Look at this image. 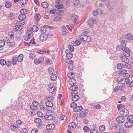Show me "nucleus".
Listing matches in <instances>:
<instances>
[{"mask_svg": "<svg viewBox=\"0 0 133 133\" xmlns=\"http://www.w3.org/2000/svg\"><path fill=\"white\" fill-rule=\"evenodd\" d=\"M32 36L33 34L32 31L30 30H28L26 35L24 36V39L26 41H29L32 38Z\"/></svg>", "mask_w": 133, "mask_h": 133, "instance_id": "nucleus-1", "label": "nucleus"}, {"mask_svg": "<svg viewBox=\"0 0 133 133\" xmlns=\"http://www.w3.org/2000/svg\"><path fill=\"white\" fill-rule=\"evenodd\" d=\"M22 22H19L16 23L15 25L13 26V28L16 31L20 30L22 28Z\"/></svg>", "mask_w": 133, "mask_h": 133, "instance_id": "nucleus-2", "label": "nucleus"}, {"mask_svg": "<svg viewBox=\"0 0 133 133\" xmlns=\"http://www.w3.org/2000/svg\"><path fill=\"white\" fill-rule=\"evenodd\" d=\"M44 61V59L43 57H41L39 58H36L34 60V62L35 64L38 65L41 63H43Z\"/></svg>", "mask_w": 133, "mask_h": 133, "instance_id": "nucleus-3", "label": "nucleus"}, {"mask_svg": "<svg viewBox=\"0 0 133 133\" xmlns=\"http://www.w3.org/2000/svg\"><path fill=\"white\" fill-rule=\"evenodd\" d=\"M18 19L19 20L21 21H22V25H24L25 23V22L24 20H25L26 18V16L25 14H22L21 15H19L18 17Z\"/></svg>", "mask_w": 133, "mask_h": 133, "instance_id": "nucleus-4", "label": "nucleus"}, {"mask_svg": "<svg viewBox=\"0 0 133 133\" xmlns=\"http://www.w3.org/2000/svg\"><path fill=\"white\" fill-rule=\"evenodd\" d=\"M119 113L121 115H122L123 116L125 117L128 115L129 112L127 110L125 109H123L120 111Z\"/></svg>", "mask_w": 133, "mask_h": 133, "instance_id": "nucleus-5", "label": "nucleus"}, {"mask_svg": "<svg viewBox=\"0 0 133 133\" xmlns=\"http://www.w3.org/2000/svg\"><path fill=\"white\" fill-rule=\"evenodd\" d=\"M80 39L84 41L88 42H90L91 39L90 37L85 35H83V37L80 38Z\"/></svg>", "mask_w": 133, "mask_h": 133, "instance_id": "nucleus-6", "label": "nucleus"}, {"mask_svg": "<svg viewBox=\"0 0 133 133\" xmlns=\"http://www.w3.org/2000/svg\"><path fill=\"white\" fill-rule=\"evenodd\" d=\"M47 38V35L46 34H43L40 35V39L41 41L44 42L46 40Z\"/></svg>", "mask_w": 133, "mask_h": 133, "instance_id": "nucleus-7", "label": "nucleus"}, {"mask_svg": "<svg viewBox=\"0 0 133 133\" xmlns=\"http://www.w3.org/2000/svg\"><path fill=\"white\" fill-rule=\"evenodd\" d=\"M97 20L94 19H90L88 21V24L90 26H92L94 24L96 23Z\"/></svg>", "mask_w": 133, "mask_h": 133, "instance_id": "nucleus-8", "label": "nucleus"}, {"mask_svg": "<svg viewBox=\"0 0 133 133\" xmlns=\"http://www.w3.org/2000/svg\"><path fill=\"white\" fill-rule=\"evenodd\" d=\"M78 18V16L75 14H73L72 15L71 19L72 20L74 21V24H77V21Z\"/></svg>", "mask_w": 133, "mask_h": 133, "instance_id": "nucleus-9", "label": "nucleus"}, {"mask_svg": "<svg viewBox=\"0 0 133 133\" xmlns=\"http://www.w3.org/2000/svg\"><path fill=\"white\" fill-rule=\"evenodd\" d=\"M116 120L119 123H122L124 121V118L123 117L121 116L117 117L116 118Z\"/></svg>", "mask_w": 133, "mask_h": 133, "instance_id": "nucleus-10", "label": "nucleus"}, {"mask_svg": "<svg viewBox=\"0 0 133 133\" xmlns=\"http://www.w3.org/2000/svg\"><path fill=\"white\" fill-rule=\"evenodd\" d=\"M127 57L124 56H121L120 57L121 60L122 61L126 63H128L129 62V60Z\"/></svg>", "mask_w": 133, "mask_h": 133, "instance_id": "nucleus-11", "label": "nucleus"}, {"mask_svg": "<svg viewBox=\"0 0 133 133\" xmlns=\"http://www.w3.org/2000/svg\"><path fill=\"white\" fill-rule=\"evenodd\" d=\"M124 126L126 128H131L133 126V122L130 121H128L125 123Z\"/></svg>", "mask_w": 133, "mask_h": 133, "instance_id": "nucleus-12", "label": "nucleus"}, {"mask_svg": "<svg viewBox=\"0 0 133 133\" xmlns=\"http://www.w3.org/2000/svg\"><path fill=\"white\" fill-rule=\"evenodd\" d=\"M69 84L70 85H75L76 82L75 79L73 78H70L69 81Z\"/></svg>", "mask_w": 133, "mask_h": 133, "instance_id": "nucleus-13", "label": "nucleus"}, {"mask_svg": "<svg viewBox=\"0 0 133 133\" xmlns=\"http://www.w3.org/2000/svg\"><path fill=\"white\" fill-rule=\"evenodd\" d=\"M44 118L45 119L48 120H51L54 118V116L50 115L44 116Z\"/></svg>", "mask_w": 133, "mask_h": 133, "instance_id": "nucleus-14", "label": "nucleus"}, {"mask_svg": "<svg viewBox=\"0 0 133 133\" xmlns=\"http://www.w3.org/2000/svg\"><path fill=\"white\" fill-rule=\"evenodd\" d=\"M68 126L71 129H72L76 127V124L74 122H72L69 123Z\"/></svg>", "mask_w": 133, "mask_h": 133, "instance_id": "nucleus-15", "label": "nucleus"}, {"mask_svg": "<svg viewBox=\"0 0 133 133\" xmlns=\"http://www.w3.org/2000/svg\"><path fill=\"white\" fill-rule=\"evenodd\" d=\"M55 127L54 124H49L46 126V129L48 130H53Z\"/></svg>", "mask_w": 133, "mask_h": 133, "instance_id": "nucleus-16", "label": "nucleus"}, {"mask_svg": "<svg viewBox=\"0 0 133 133\" xmlns=\"http://www.w3.org/2000/svg\"><path fill=\"white\" fill-rule=\"evenodd\" d=\"M125 37L129 40H133V36L130 34H127L125 35Z\"/></svg>", "mask_w": 133, "mask_h": 133, "instance_id": "nucleus-17", "label": "nucleus"}, {"mask_svg": "<svg viewBox=\"0 0 133 133\" xmlns=\"http://www.w3.org/2000/svg\"><path fill=\"white\" fill-rule=\"evenodd\" d=\"M20 13L23 14H27L29 13V11L27 9H22L20 11Z\"/></svg>", "mask_w": 133, "mask_h": 133, "instance_id": "nucleus-18", "label": "nucleus"}, {"mask_svg": "<svg viewBox=\"0 0 133 133\" xmlns=\"http://www.w3.org/2000/svg\"><path fill=\"white\" fill-rule=\"evenodd\" d=\"M72 96V100L74 102L78 101L79 98V96L77 95H74L73 96Z\"/></svg>", "mask_w": 133, "mask_h": 133, "instance_id": "nucleus-19", "label": "nucleus"}, {"mask_svg": "<svg viewBox=\"0 0 133 133\" xmlns=\"http://www.w3.org/2000/svg\"><path fill=\"white\" fill-rule=\"evenodd\" d=\"M82 109V107L81 106H77L75 108H74L73 111L75 112L79 111H81Z\"/></svg>", "mask_w": 133, "mask_h": 133, "instance_id": "nucleus-20", "label": "nucleus"}, {"mask_svg": "<svg viewBox=\"0 0 133 133\" xmlns=\"http://www.w3.org/2000/svg\"><path fill=\"white\" fill-rule=\"evenodd\" d=\"M17 62V57L16 56H13L11 61V63L14 65L16 64Z\"/></svg>", "mask_w": 133, "mask_h": 133, "instance_id": "nucleus-21", "label": "nucleus"}, {"mask_svg": "<svg viewBox=\"0 0 133 133\" xmlns=\"http://www.w3.org/2000/svg\"><path fill=\"white\" fill-rule=\"evenodd\" d=\"M23 56L22 54H20L17 57V60L18 62H21L23 60Z\"/></svg>", "mask_w": 133, "mask_h": 133, "instance_id": "nucleus-22", "label": "nucleus"}, {"mask_svg": "<svg viewBox=\"0 0 133 133\" xmlns=\"http://www.w3.org/2000/svg\"><path fill=\"white\" fill-rule=\"evenodd\" d=\"M35 17L36 20L38 22L39 20L41 18V16L39 14H36L35 15Z\"/></svg>", "mask_w": 133, "mask_h": 133, "instance_id": "nucleus-23", "label": "nucleus"}, {"mask_svg": "<svg viewBox=\"0 0 133 133\" xmlns=\"http://www.w3.org/2000/svg\"><path fill=\"white\" fill-rule=\"evenodd\" d=\"M46 105L48 107H52L53 105V103L50 101H47L46 103Z\"/></svg>", "mask_w": 133, "mask_h": 133, "instance_id": "nucleus-24", "label": "nucleus"}, {"mask_svg": "<svg viewBox=\"0 0 133 133\" xmlns=\"http://www.w3.org/2000/svg\"><path fill=\"white\" fill-rule=\"evenodd\" d=\"M41 5L43 8H48L49 6L48 4L46 2H42L41 3Z\"/></svg>", "mask_w": 133, "mask_h": 133, "instance_id": "nucleus-25", "label": "nucleus"}, {"mask_svg": "<svg viewBox=\"0 0 133 133\" xmlns=\"http://www.w3.org/2000/svg\"><path fill=\"white\" fill-rule=\"evenodd\" d=\"M32 30L33 32H36L38 30V28L37 25H34L32 26Z\"/></svg>", "mask_w": 133, "mask_h": 133, "instance_id": "nucleus-26", "label": "nucleus"}, {"mask_svg": "<svg viewBox=\"0 0 133 133\" xmlns=\"http://www.w3.org/2000/svg\"><path fill=\"white\" fill-rule=\"evenodd\" d=\"M72 85V86L70 87V90L72 91L75 90H77L78 89V87L77 86H76L75 85Z\"/></svg>", "mask_w": 133, "mask_h": 133, "instance_id": "nucleus-27", "label": "nucleus"}, {"mask_svg": "<svg viewBox=\"0 0 133 133\" xmlns=\"http://www.w3.org/2000/svg\"><path fill=\"white\" fill-rule=\"evenodd\" d=\"M131 51L130 50H128L127 52H125V53H123V54L124 55V56L127 57H129L130 56V54Z\"/></svg>", "mask_w": 133, "mask_h": 133, "instance_id": "nucleus-28", "label": "nucleus"}, {"mask_svg": "<svg viewBox=\"0 0 133 133\" xmlns=\"http://www.w3.org/2000/svg\"><path fill=\"white\" fill-rule=\"evenodd\" d=\"M48 71L49 73L51 75L54 74L55 73L54 68L51 67L49 68L48 69Z\"/></svg>", "mask_w": 133, "mask_h": 133, "instance_id": "nucleus-29", "label": "nucleus"}, {"mask_svg": "<svg viewBox=\"0 0 133 133\" xmlns=\"http://www.w3.org/2000/svg\"><path fill=\"white\" fill-rule=\"evenodd\" d=\"M11 5V3L10 1H7L5 4V6L6 8H10Z\"/></svg>", "mask_w": 133, "mask_h": 133, "instance_id": "nucleus-30", "label": "nucleus"}, {"mask_svg": "<svg viewBox=\"0 0 133 133\" xmlns=\"http://www.w3.org/2000/svg\"><path fill=\"white\" fill-rule=\"evenodd\" d=\"M72 54L71 53H68L66 55V57L69 59H71L72 57Z\"/></svg>", "mask_w": 133, "mask_h": 133, "instance_id": "nucleus-31", "label": "nucleus"}, {"mask_svg": "<svg viewBox=\"0 0 133 133\" xmlns=\"http://www.w3.org/2000/svg\"><path fill=\"white\" fill-rule=\"evenodd\" d=\"M51 79L53 81H55L57 78V76L55 74H51L50 76Z\"/></svg>", "mask_w": 133, "mask_h": 133, "instance_id": "nucleus-32", "label": "nucleus"}, {"mask_svg": "<svg viewBox=\"0 0 133 133\" xmlns=\"http://www.w3.org/2000/svg\"><path fill=\"white\" fill-rule=\"evenodd\" d=\"M124 67V64H118L117 66V68L119 69H122Z\"/></svg>", "mask_w": 133, "mask_h": 133, "instance_id": "nucleus-33", "label": "nucleus"}, {"mask_svg": "<svg viewBox=\"0 0 133 133\" xmlns=\"http://www.w3.org/2000/svg\"><path fill=\"white\" fill-rule=\"evenodd\" d=\"M72 3L74 4L76 6H77L79 4V2L78 0H73Z\"/></svg>", "mask_w": 133, "mask_h": 133, "instance_id": "nucleus-34", "label": "nucleus"}, {"mask_svg": "<svg viewBox=\"0 0 133 133\" xmlns=\"http://www.w3.org/2000/svg\"><path fill=\"white\" fill-rule=\"evenodd\" d=\"M99 129L100 131L102 132H103L105 130V127L103 125H101L99 127Z\"/></svg>", "mask_w": 133, "mask_h": 133, "instance_id": "nucleus-35", "label": "nucleus"}, {"mask_svg": "<svg viewBox=\"0 0 133 133\" xmlns=\"http://www.w3.org/2000/svg\"><path fill=\"white\" fill-rule=\"evenodd\" d=\"M125 42V40L124 39H123V40H121L120 41L121 44L123 47L125 46L126 44Z\"/></svg>", "mask_w": 133, "mask_h": 133, "instance_id": "nucleus-36", "label": "nucleus"}, {"mask_svg": "<svg viewBox=\"0 0 133 133\" xmlns=\"http://www.w3.org/2000/svg\"><path fill=\"white\" fill-rule=\"evenodd\" d=\"M0 64L2 65H4L6 64V62L4 59H2L0 60Z\"/></svg>", "mask_w": 133, "mask_h": 133, "instance_id": "nucleus-37", "label": "nucleus"}, {"mask_svg": "<svg viewBox=\"0 0 133 133\" xmlns=\"http://www.w3.org/2000/svg\"><path fill=\"white\" fill-rule=\"evenodd\" d=\"M77 106V104L75 102H73L71 103L70 107L71 108H75Z\"/></svg>", "mask_w": 133, "mask_h": 133, "instance_id": "nucleus-38", "label": "nucleus"}, {"mask_svg": "<svg viewBox=\"0 0 133 133\" xmlns=\"http://www.w3.org/2000/svg\"><path fill=\"white\" fill-rule=\"evenodd\" d=\"M88 111L87 110V111L86 112H81L80 115V116L81 117H85L86 116V114L88 113Z\"/></svg>", "mask_w": 133, "mask_h": 133, "instance_id": "nucleus-39", "label": "nucleus"}, {"mask_svg": "<svg viewBox=\"0 0 133 133\" xmlns=\"http://www.w3.org/2000/svg\"><path fill=\"white\" fill-rule=\"evenodd\" d=\"M36 57V55L34 53H30L29 55V58L32 59L35 58Z\"/></svg>", "mask_w": 133, "mask_h": 133, "instance_id": "nucleus-40", "label": "nucleus"}, {"mask_svg": "<svg viewBox=\"0 0 133 133\" xmlns=\"http://www.w3.org/2000/svg\"><path fill=\"white\" fill-rule=\"evenodd\" d=\"M56 90V89L54 87H51L49 90V92L50 93H52L54 92Z\"/></svg>", "mask_w": 133, "mask_h": 133, "instance_id": "nucleus-41", "label": "nucleus"}, {"mask_svg": "<svg viewBox=\"0 0 133 133\" xmlns=\"http://www.w3.org/2000/svg\"><path fill=\"white\" fill-rule=\"evenodd\" d=\"M8 35L11 37V39H13L14 38V34L12 32H9L8 33Z\"/></svg>", "mask_w": 133, "mask_h": 133, "instance_id": "nucleus-42", "label": "nucleus"}, {"mask_svg": "<svg viewBox=\"0 0 133 133\" xmlns=\"http://www.w3.org/2000/svg\"><path fill=\"white\" fill-rule=\"evenodd\" d=\"M127 119L128 121H131L133 122V115H129L127 117Z\"/></svg>", "mask_w": 133, "mask_h": 133, "instance_id": "nucleus-43", "label": "nucleus"}, {"mask_svg": "<svg viewBox=\"0 0 133 133\" xmlns=\"http://www.w3.org/2000/svg\"><path fill=\"white\" fill-rule=\"evenodd\" d=\"M124 67L129 69L131 68V66L128 63H127L124 64Z\"/></svg>", "mask_w": 133, "mask_h": 133, "instance_id": "nucleus-44", "label": "nucleus"}, {"mask_svg": "<svg viewBox=\"0 0 133 133\" xmlns=\"http://www.w3.org/2000/svg\"><path fill=\"white\" fill-rule=\"evenodd\" d=\"M5 41L1 40H0V47H3L5 45Z\"/></svg>", "mask_w": 133, "mask_h": 133, "instance_id": "nucleus-45", "label": "nucleus"}, {"mask_svg": "<svg viewBox=\"0 0 133 133\" xmlns=\"http://www.w3.org/2000/svg\"><path fill=\"white\" fill-rule=\"evenodd\" d=\"M37 126L38 128L41 129L44 127L45 125L44 124L40 123H38V125H37Z\"/></svg>", "mask_w": 133, "mask_h": 133, "instance_id": "nucleus-46", "label": "nucleus"}, {"mask_svg": "<svg viewBox=\"0 0 133 133\" xmlns=\"http://www.w3.org/2000/svg\"><path fill=\"white\" fill-rule=\"evenodd\" d=\"M127 72V71L126 70H122L121 71V72L120 74H121V75H123V76H124Z\"/></svg>", "mask_w": 133, "mask_h": 133, "instance_id": "nucleus-47", "label": "nucleus"}, {"mask_svg": "<svg viewBox=\"0 0 133 133\" xmlns=\"http://www.w3.org/2000/svg\"><path fill=\"white\" fill-rule=\"evenodd\" d=\"M35 123H39L41 122V120L39 118H36L35 120Z\"/></svg>", "mask_w": 133, "mask_h": 133, "instance_id": "nucleus-48", "label": "nucleus"}, {"mask_svg": "<svg viewBox=\"0 0 133 133\" xmlns=\"http://www.w3.org/2000/svg\"><path fill=\"white\" fill-rule=\"evenodd\" d=\"M73 65L68 64L67 66H68V68L69 70H72L74 69V68L73 67Z\"/></svg>", "mask_w": 133, "mask_h": 133, "instance_id": "nucleus-49", "label": "nucleus"}, {"mask_svg": "<svg viewBox=\"0 0 133 133\" xmlns=\"http://www.w3.org/2000/svg\"><path fill=\"white\" fill-rule=\"evenodd\" d=\"M32 103L35 107L36 108L37 107H38V103L36 101H33L32 102Z\"/></svg>", "mask_w": 133, "mask_h": 133, "instance_id": "nucleus-50", "label": "nucleus"}, {"mask_svg": "<svg viewBox=\"0 0 133 133\" xmlns=\"http://www.w3.org/2000/svg\"><path fill=\"white\" fill-rule=\"evenodd\" d=\"M40 30L41 32L42 33L46 32V30L44 28L41 27L40 28Z\"/></svg>", "mask_w": 133, "mask_h": 133, "instance_id": "nucleus-51", "label": "nucleus"}, {"mask_svg": "<svg viewBox=\"0 0 133 133\" xmlns=\"http://www.w3.org/2000/svg\"><path fill=\"white\" fill-rule=\"evenodd\" d=\"M89 128L87 126H85L83 128L84 131L86 132H88L89 130Z\"/></svg>", "mask_w": 133, "mask_h": 133, "instance_id": "nucleus-52", "label": "nucleus"}, {"mask_svg": "<svg viewBox=\"0 0 133 133\" xmlns=\"http://www.w3.org/2000/svg\"><path fill=\"white\" fill-rule=\"evenodd\" d=\"M55 7L57 8L61 9L63 8V5L62 4H61L59 5H56Z\"/></svg>", "mask_w": 133, "mask_h": 133, "instance_id": "nucleus-53", "label": "nucleus"}, {"mask_svg": "<svg viewBox=\"0 0 133 133\" xmlns=\"http://www.w3.org/2000/svg\"><path fill=\"white\" fill-rule=\"evenodd\" d=\"M78 93L77 90H74L71 92V95L72 96H73L74 95H77Z\"/></svg>", "mask_w": 133, "mask_h": 133, "instance_id": "nucleus-54", "label": "nucleus"}, {"mask_svg": "<svg viewBox=\"0 0 133 133\" xmlns=\"http://www.w3.org/2000/svg\"><path fill=\"white\" fill-rule=\"evenodd\" d=\"M11 129L14 131H16L17 129V127L14 125H11L10 126Z\"/></svg>", "mask_w": 133, "mask_h": 133, "instance_id": "nucleus-55", "label": "nucleus"}, {"mask_svg": "<svg viewBox=\"0 0 133 133\" xmlns=\"http://www.w3.org/2000/svg\"><path fill=\"white\" fill-rule=\"evenodd\" d=\"M122 49L124 51L123 53L127 52V51L128 50H130L128 48L126 47L125 46L123 47L122 48Z\"/></svg>", "mask_w": 133, "mask_h": 133, "instance_id": "nucleus-56", "label": "nucleus"}, {"mask_svg": "<svg viewBox=\"0 0 133 133\" xmlns=\"http://www.w3.org/2000/svg\"><path fill=\"white\" fill-rule=\"evenodd\" d=\"M69 62H68V60H66V62L68 63V64L71 65L73 64L74 63V62L72 61H69Z\"/></svg>", "mask_w": 133, "mask_h": 133, "instance_id": "nucleus-57", "label": "nucleus"}, {"mask_svg": "<svg viewBox=\"0 0 133 133\" xmlns=\"http://www.w3.org/2000/svg\"><path fill=\"white\" fill-rule=\"evenodd\" d=\"M96 11L97 13L99 14H101L103 13V11L100 9H97Z\"/></svg>", "mask_w": 133, "mask_h": 133, "instance_id": "nucleus-58", "label": "nucleus"}, {"mask_svg": "<svg viewBox=\"0 0 133 133\" xmlns=\"http://www.w3.org/2000/svg\"><path fill=\"white\" fill-rule=\"evenodd\" d=\"M15 45V44L14 42H10V43H8V45L11 46V47L14 46Z\"/></svg>", "mask_w": 133, "mask_h": 133, "instance_id": "nucleus-59", "label": "nucleus"}, {"mask_svg": "<svg viewBox=\"0 0 133 133\" xmlns=\"http://www.w3.org/2000/svg\"><path fill=\"white\" fill-rule=\"evenodd\" d=\"M38 131V129H33L31 131V133H37Z\"/></svg>", "mask_w": 133, "mask_h": 133, "instance_id": "nucleus-60", "label": "nucleus"}, {"mask_svg": "<svg viewBox=\"0 0 133 133\" xmlns=\"http://www.w3.org/2000/svg\"><path fill=\"white\" fill-rule=\"evenodd\" d=\"M75 43L77 46H79L81 44L80 42L78 40H76L75 42Z\"/></svg>", "mask_w": 133, "mask_h": 133, "instance_id": "nucleus-61", "label": "nucleus"}, {"mask_svg": "<svg viewBox=\"0 0 133 133\" xmlns=\"http://www.w3.org/2000/svg\"><path fill=\"white\" fill-rule=\"evenodd\" d=\"M119 89V87L118 86L116 87L113 90V91L115 92H116Z\"/></svg>", "mask_w": 133, "mask_h": 133, "instance_id": "nucleus-62", "label": "nucleus"}, {"mask_svg": "<svg viewBox=\"0 0 133 133\" xmlns=\"http://www.w3.org/2000/svg\"><path fill=\"white\" fill-rule=\"evenodd\" d=\"M9 17L10 19H14V16L13 15V14L11 13L10 14H9Z\"/></svg>", "mask_w": 133, "mask_h": 133, "instance_id": "nucleus-63", "label": "nucleus"}, {"mask_svg": "<svg viewBox=\"0 0 133 133\" xmlns=\"http://www.w3.org/2000/svg\"><path fill=\"white\" fill-rule=\"evenodd\" d=\"M91 133H98V131L95 129H91L90 130Z\"/></svg>", "mask_w": 133, "mask_h": 133, "instance_id": "nucleus-64", "label": "nucleus"}]
</instances>
